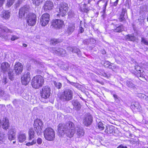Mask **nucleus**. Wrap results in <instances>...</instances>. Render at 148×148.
Segmentation results:
<instances>
[{"mask_svg":"<svg viewBox=\"0 0 148 148\" xmlns=\"http://www.w3.org/2000/svg\"><path fill=\"white\" fill-rule=\"evenodd\" d=\"M58 131L61 135L65 134L67 136L72 137L75 133L74 124L71 121L66 124H60L58 126Z\"/></svg>","mask_w":148,"mask_h":148,"instance_id":"obj_1","label":"nucleus"},{"mask_svg":"<svg viewBox=\"0 0 148 148\" xmlns=\"http://www.w3.org/2000/svg\"><path fill=\"white\" fill-rule=\"evenodd\" d=\"M44 82V79L42 76L40 75H38L32 79L31 84L33 88L37 89L42 86Z\"/></svg>","mask_w":148,"mask_h":148,"instance_id":"obj_2","label":"nucleus"},{"mask_svg":"<svg viewBox=\"0 0 148 148\" xmlns=\"http://www.w3.org/2000/svg\"><path fill=\"white\" fill-rule=\"evenodd\" d=\"M73 91L69 89H66L61 95L60 99L63 101H67L72 99Z\"/></svg>","mask_w":148,"mask_h":148,"instance_id":"obj_3","label":"nucleus"},{"mask_svg":"<svg viewBox=\"0 0 148 148\" xmlns=\"http://www.w3.org/2000/svg\"><path fill=\"white\" fill-rule=\"evenodd\" d=\"M43 134L45 139L48 140L52 141L55 138V132L51 127L46 128L44 131Z\"/></svg>","mask_w":148,"mask_h":148,"instance_id":"obj_4","label":"nucleus"},{"mask_svg":"<svg viewBox=\"0 0 148 148\" xmlns=\"http://www.w3.org/2000/svg\"><path fill=\"white\" fill-rule=\"evenodd\" d=\"M43 125V123L40 119H36L34 121V130L38 135H39L42 133V128Z\"/></svg>","mask_w":148,"mask_h":148,"instance_id":"obj_5","label":"nucleus"},{"mask_svg":"<svg viewBox=\"0 0 148 148\" xmlns=\"http://www.w3.org/2000/svg\"><path fill=\"white\" fill-rule=\"evenodd\" d=\"M26 19L27 23L29 26H33L35 25L36 23V16L34 14L29 13L27 16Z\"/></svg>","mask_w":148,"mask_h":148,"instance_id":"obj_6","label":"nucleus"},{"mask_svg":"<svg viewBox=\"0 0 148 148\" xmlns=\"http://www.w3.org/2000/svg\"><path fill=\"white\" fill-rule=\"evenodd\" d=\"M93 117L90 113H86L83 118V123L86 126L91 125L93 121Z\"/></svg>","mask_w":148,"mask_h":148,"instance_id":"obj_7","label":"nucleus"},{"mask_svg":"<svg viewBox=\"0 0 148 148\" xmlns=\"http://www.w3.org/2000/svg\"><path fill=\"white\" fill-rule=\"evenodd\" d=\"M58 12L60 15L64 16L66 14L68 10V4L65 2H62L60 4Z\"/></svg>","mask_w":148,"mask_h":148,"instance_id":"obj_8","label":"nucleus"},{"mask_svg":"<svg viewBox=\"0 0 148 148\" xmlns=\"http://www.w3.org/2000/svg\"><path fill=\"white\" fill-rule=\"evenodd\" d=\"M51 89L48 86H45L42 88V91L40 93L42 98L45 99L48 98L51 95Z\"/></svg>","mask_w":148,"mask_h":148,"instance_id":"obj_9","label":"nucleus"},{"mask_svg":"<svg viewBox=\"0 0 148 148\" xmlns=\"http://www.w3.org/2000/svg\"><path fill=\"white\" fill-rule=\"evenodd\" d=\"M51 25L56 29H60L64 25V22L61 19H56L53 20Z\"/></svg>","mask_w":148,"mask_h":148,"instance_id":"obj_10","label":"nucleus"},{"mask_svg":"<svg viewBox=\"0 0 148 148\" xmlns=\"http://www.w3.org/2000/svg\"><path fill=\"white\" fill-rule=\"evenodd\" d=\"M40 23L42 26H45L49 23L50 20V15L47 13L43 14L40 18Z\"/></svg>","mask_w":148,"mask_h":148,"instance_id":"obj_11","label":"nucleus"},{"mask_svg":"<svg viewBox=\"0 0 148 148\" xmlns=\"http://www.w3.org/2000/svg\"><path fill=\"white\" fill-rule=\"evenodd\" d=\"M51 51L55 54L62 56H64L66 53V51L63 49L57 47L52 48Z\"/></svg>","mask_w":148,"mask_h":148,"instance_id":"obj_12","label":"nucleus"},{"mask_svg":"<svg viewBox=\"0 0 148 148\" xmlns=\"http://www.w3.org/2000/svg\"><path fill=\"white\" fill-rule=\"evenodd\" d=\"M30 73L29 72H27L26 73L23 75L21 77L22 84L25 85H27L30 80Z\"/></svg>","mask_w":148,"mask_h":148,"instance_id":"obj_13","label":"nucleus"},{"mask_svg":"<svg viewBox=\"0 0 148 148\" xmlns=\"http://www.w3.org/2000/svg\"><path fill=\"white\" fill-rule=\"evenodd\" d=\"M43 8L45 11L52 10L54 8L53 2L51 1H46L44 4Z\"/></svg>","mask_w":148,"mask_h":148,"instance_id":"obj_14","label":"nucleus"},{"mask_svg":"<svg viewBox=\"0 0 148 148\" xmlns=\"http://www.w3.org/2000/svg\"><path fill=\"white\" fill-rule=\"evenodd\" d=\"M117 21L113 22L111 23V25L113 26L114 29L112 30L116 32H122L124 30L123 26V25H121L118 26L117 24Z\"/></svg>","mask_w":148,"mask_h":148,"instance_id":"obj_15","label":"nucleus"},{"mask_svg":"<svg viewBox=\"0 0 148 148\" xmlns=\"http://www.w3.org/2000/svg\"><path fill=\"white\" fill-rule=\"evenodd\" d=\"M75 131L76 135L78 138L82 137L84 135V131L83 127L80 126L75 127Z\"/></svg>","mask_w":148,"mask_h":148,"instance_id":"obj_16","label":"nucleus"},{"mask_svg":"<svg viewBox=\"0 0 148 148\" xmlns=\"http://www.w3.org/2000/svg\"><path fill=\"white\" fill-rule=\"evenodd\" d=\"M23 66L21 63L20 62L16 63L14 66V72L18 75L21 74L23 69Z\"/></svg>","mask_w":148,"mask_h":148,"instance_id":"obj_17","label":"nucleus"},{"mask_svg":"<svg viewBox=\"0 0 148 148\" xmlns=\"http://www.w3.org/2000/svg\"><path fill=\"white\" fill-rule=\"evenodd\" d=\"M10 64L7 62H2L0 65V69L1 71L5 73L10 70Z\"/></svg>","mask_w":148,"mask_h":148,"instance_id":"obj_18","label":"nucleus"},{"mask_svg":"<svg viewBox=\"0 0 148 148\" xmlns=\"http://www.w3.org/2000/svg\"><path fill=\"white\" fill-rule=\"evenodd\" d=\"M29 7L28 5H25L21 8L19 10V17L22 18L25 15V13H27L29 11Z\"/></svg>","mask_w":148,"mask_h":148,"instance_id":"obj_19","label":"nucleus"},{"mask_svg":"<svg viewBox=\"0 0 148 148\" xmlns=\"http://www.w3.org/2000/svg\"><path fill=\"white\" fill-rule=\"evenodd\" d=\"M71 102L73 106V109L74 110L78 111L80 109L81 105L78 101L76 99H73Z\"/></svg>","mask_w":148,"mask_h":148,"instance_id":"obj_20","label":"nucleus"},{"mask_svg":"<svg viewBox=\"0 0 148 148\" xmlns=\"http://www.w3.org/2000/svg\"><path fill=\"white\" fill-rule=\"evenodd\" d=\"M2 127L4 129L7 130L10 126L8 119L7 117L3 118L2 121L0 122Z\"/></svg>","mask_w":148,"mask_h":148,"instance_id":"obj_21","label":"nucleus"},{"mask_svg":"<svg viewBox=\"0 0 148 148\" xmlns=\"http://www.w3.org/2000/svg\"><path fill=\"white\" fill-rule=\"evenodd\" d=\"M127 11L125 9H123L122 12L120 15L119 20L120 22L125 21L126 18L127 17Z\"/></svg>","mask_w":148,"mask_h":148,"instance_id":"obj_22","label":"nucleus"},{"mask_svg":"<svg viewBox=\"0 0 148 148\" xmlns=\"http://www.w3.org/2000/svg\"><path fill=\"white\" fill-rule=\"evenodd\" d=\"M75 28L74 24H70L69 25L67 29L65 31V33L68 35H70L73 32Z\"/></svg>","mask_w":148,"mask_h":148,"instance_id":"obj_23","label":"nucleus"},{"mask_svg":"<svg viewBox=\"0 0 148 148\" xmlns=\"http://www.w3.org/2000/svg\"><path fill=\"white\" fill-rule=\"evenodd\" d=\"M10 13L8 11L4 10L1 14V16L5 20L8 19L10 17Z\"/></svg>","mask_w":148,"mask_h":148,"instance_id":"obj_24","label":"nucleus"},{"mask_svg":"<svg viewBox=\"0 0 148 148\" xmlns=\"http://www.w3.org/2000/svg\"><path fill=\"white\" fill-rule=\"evenodd\" d=\"M8 72V75L9 77V79L11 80H13L14 79L15 76L18 75L16 74L15 72L14 73L13 71L11 70H9L7 72Z\"/></svg>","mask_w":148,"mask_h":148,"instance_id":"obj_25","label":"nucleus"},{"mask_svg":"<svg viewBox=\"0 0 148 148\" xmlns=\"http://www.w3.org/2000/svg\"><path fill=\"white\" fill-rule=\"evenodd\" d=\"M69 50L73 53H76L78 56H81V52L79 49L75 47L69 48Z\"/></svg>","mask_w":148,"mask_h":148,"instance_id":"obj_26","label":"nucleus"},{"mask_svg":"<svg viewBox=\"0 0 148 148\" xmlns=\"http://www.w3.org/2000/svg\"><path fill=\"white\" fill-rule=\"evenodd\" d=\"M18 138L19 141L22 143L25 140L26 136L25 134L20 132L18 134Z\"/></svg>","mask_w":148,"mask_h":148,"instance_id":"obj_27","label":"nucleus"},{"mask_svg":"<svg viewBox=\"0 0 148 148\" xmlns=\"http://www.w3.org/2000/svg\"><path fill=\"white\" fill-rule=\"evenodd\" d=\"M139 73H137V72L135 73V75L141 81L145 79V77L144 76L145 74V72L144 71H142L141 72H138Z\"/></svg>","mask_w":148,"mask_h":148,"instance_id":"obj_28","label":"nucleus"},{"mask_svg":"<svg viewBox=\"0 0 148 148\" xmlns=\"http://www.w3.org/2000/svg\"><path fill=\"white\" fill-rule=\"evenodd\" d=\"M7 137L5 133H0V144L4 143V142L7 140Z\"/></svg>","mask_w":148,"mask_h":148,"instance_id":"obj_29","label":"nucleus"},{"mask_svg":"<svg viewBox=\"0 0 148 148\" xmlns=\"http://www.w3.org/2000/svg\"><path fill=\"white\" fill-rule=\"evenodd\" d=\"M80 11L83 13H88L89 10V9L87 6L86 4H85L83 7H80L79 8Z\"/></svg>","mask_w":148,"mask_h":148,"instance_id":"obj_30","label":"nucleus"},{"mask_svg":"<svg viewBox=\"0 0 148 148\" xmlns=\"http://www.w3.org/2000/svg\"><path fill=\"white\" fill-rule=\"evenodd\" d=\"M114 127L112 126L106 127L105 132L108 134L112 133L114 131Z\"/></svg>","mask_w":148,"mask_h":148,"instance_id":"obj_31","label":"nucleus"},{"mask_svg":"<svg viewBox=\"0 0 148 148\" xmlns=\"http://www.w3.org/2000/svg\"><path fill=\"white\" fill-rule=\"evenodd\" d=\"M125 38L128 40L133 41H134L136 39V37L133 34L127 35L125 36Z\"/></svg>","mask_w":148,"mask_h":148,"instance_id":"obj_32","label":"nucleus"},{"mask_svg":"<svg viewBox=\"0 0 148 148\" xmlns=\"http://www.w3.org/2000/svg\"><path fill=\"white\" fill-rule=\"evenodd\" d=\"M35 133L34 131L32 128L30 129L28 132V134L29 135V139L31 140L34 137Z\"/></svg>","mask_w":148,"mask_h":148,"instance_id":"obj_33","label":"nucleus"},{"mask_svg":"<svg viewBox=\"0 0 148 148\" xmlns=\"http://www.w3.org/2000/svg\"><path fill=\"white\" fill-rule=\"evenodd\" d=\"M62 42V40L60 39H53L50 41V44L55 45L58 43Z\"/></svg>","mask_w":148,"mask_h":148,"instance_id":"obj_34","label":"nucleus"},{"mask_svg":"<svg viewBox=\"0 0 148 148\" xmlns=\"http://www.w3.org/2000/svg\"><path fill=\"white\" fill-rule=\"evenodd\" d=\"M105 126V125L103 124L102 122H99L97 124V126H96V127L99 130H102L104 129Z\"/></svg>","mask_w":148,"mask_h":148,"instance_id":"obj_35","label":"nucleus"},{"mask_svg":"<svg viewBox=\"0 0 148 148\" xmlns=\"http://www.w3.org/2000/svg\"><path fill=\"white\" fill-rule=\"evenodd\" d=\"M0 28L4 32L6 33H12L13 32V31L12 30L8 29L6 27L1 25Z\"/></svg>","mask_w":148,"mask_h":148,"instance_id":"obj_36","label":"nucleus"},{"mask_svg":"<svg viewBox=\"0 0 148 148\" xmlns=\"http://www.w3.org/2000/svg\"><path fill=\"white\" fill-rule=\"evenodd\" d=\"M100 1H102V4L103 5V11L105 12L106 11V7L107 5L108 0H101Z\"/></svg>","mask_w":148,"mask_h":148,"instance_id":"obj_37","label":"nucleus"},{"mask_svg":"<svg viewBox=\"0 0 148 148\" xmlns=\"http://www.w3.org/2000/svg\"><path fill=\"white\" fill-rule=\"evenodd\" d=\"M126 83V85L129 88H135V85L130 81H127Z\"/></svg>","mask_w":148,"mask_h":148,"instance_id":"obj_38","label":"nucleus"},{"mask_svg":"<svg viewBox=\"0 0 148 148\" xmlns=\"http://www.w3.org/2000/svg\"><path fill=\"white\" fill-rule=\"evenodd\" d=\"M135 108L138 110H140L141 108V106L139 105V103L138 102H135L133 104Z\"/></svg>","mask_w":148,"mask_h":148,"instance_id":"obj_39","label":"nucleus"},{"mask_svg":"<svg viewBox=\"0 0 148 148\" xmlns=\"http://www.w3.org/2000/svg\"><path fill=\"white\" fill-rule=\"evenodd\" d=\"M135 69L136 70V71H135L134 73L135 75V73L137 72V73H139L138 72H141L142 71H143V69L141 68L140 66H135Z\"/></svg>","mask_w":148,"mask_h":148,"instance_id":"obj_40","label":"nucleus"},{"mask_svg":"<svg viewBox=\"0 0 148 148\" xmlns=\"http://www.w3.org/2000/svg\"><path fill=\"white\" fill-rule=\"evenodd\" d=\"M53 83L55 86L57 88L59 89L61 88L62 85L61 83L60 82L54 81L53 82Z\"/></svg>","mask_w":148,"mask_h":148,"instance_id":"obj_41","label":"nucleus"},{"mask_svg":"<svg viewBox=\"0 0 148 148\" xmlns=\"http://www.w3.org/2000/svg\"><path fill=\"white\" fill-rule=\"evenodd\" d=\"M34 4L36 5H38L41 3L43 2V0H32Z\"/></svg>","mask_w":148,"mask_h":148,"instance_id":"obj_42","label":"nucleus"},{"mask_svg":"<svg viewBox=\"0 0 148 148\" xmlns=\"http://www.w3.org/2000/svg\"><path fill=\"white\" fill-rule=\"evenodd\" d=\"M16 131L14 129H11L8 132V134L10 135H16Z\"/></svg>","mask_w":148,"mask_h":148,"instance_id":"obj_43","label":"nucleus"},{"mask_svg":"<svg viewBox=\"0 0 148 148\" xmlns=\"http://www.w3.org/2000/svg\"><path fill=\"white\" fill-rule=\"evenodd\" d=\"M15 0H8L7 5L9 7L13 5Z\"/></svg>","mask_w":148,"mask_h":148,"instance_id":"obj_44","label":"nucleus"},{"mask_svg":"<svg viewBox=\"0 0 148 148\" xmlns=\"http://www.w3.org/2000/svg\"><path fill=\"white\" fill-rule=\"evenodd\" d=\"M36 140H33L32 142H29L26 143V145L27 146L32 145L36 143Z\"/></svg>","mask_w":148,"mask_h":148,"instance_id":"obj_45","label":"nucleus"},{"mask_svg":"<svg viewBox=\"0 0 148 148\" xmlns=\"http://www.w3.org/2000/svg\"><path fill=\"white\" fill-rule=\"evenodd\" d=\"M3 97L5 100H8L10 98V95L7 92H5Z\"/></svg>","mask_w":148,"mask_h":148,"instance_id":"obj_46","label":"nucleus"},{"mask_svg":"<svg viewBox=\"0 0 148 148\" xmlns=\"http://www.w3.org/2000/svg\"><path fill=\"white\" fill-rule=\"evenodd\" d=\"M8 135V139L10 140H14L16 138L15 134L14 135Z\"/></svg>","mask_w":148,"mask_h":148,"instance_id":"obj_47","label":"nucleus"},{"mask_svg":"<svg viewBox=\"0 0 148 148\" xmlns=\"http://www.w3.org/2000/svg\"><path fill=\"white\" fill-rule=\"evenodd\" d=\"M19 37H18L15 35H12L11 36L10 39L12 41H13L15 40L19 39Z\"/></svg>","mask_w":148,"mask_h":148,"instance_id":"obj_48","label":"nucleus"},{"mask_svg":"<svg viewBox=\"0 0 148 148\" xmlns=\"http://www.w3.org/2000/svg\"><path fill=\"white\" fill-rule=\"evenodd\" d=\"M20 100L15 99L12 101V103L15 106H17L19 103Z\"/></svg>","mask_w":148,"mask_h":148,"instance_id":"obj_49","label":"nucleus"},{"mask_svg":"<svg viewBox=\"0 0 148 148\" xmlns=\"http://www.w3.org/2000/svg\"><path fill=\"white\" fill-rule=\"evenodd\" d=\"M113 96L114 98L115 101L117 103H119L120 102L119 98L118 96L115 94H114Z\"/></svg>","mask_w":148,"mask_h":148,"instance_id":"obj_50","label":"nucleus"},{"mask_svg":"<svg viewBox=\"0 0 148 148\" xmlns=\"http://www.w3.org/2000/svg\"><path fill=\"white\" fill-rule=\"evenodd\" d=\"M141 42L144 44L148 45V41L145 38H142Z\"/></svg>","mask_w":148,"mask_h":148,"instance_id":"obj_51","label":"nucleus"},{"mask_svg":"<svg viewBox=\"0 0 148 148\" xmlns=\"http://www.w3.org/2000/svg\"><path fill=\"white\" fill-rule=\"evenodd\" d=\"M119 69V67L116 66L115 65H113L112 66V70L114 72H116Z\"/></svg>","mask_w":148,"mask_h":148,"instance_id":"obj_52","label":"nucleus"},{"mask_svg":"<svg viewBox=\"0 0 148 148\" xmlns=\"http://www.w3.org/2000/svg\"><path fill=\"white\" fill-rule=\"evenodd\" d=\"M8 82V80L6 77H3L2 80V83L3 85L5 84Z\"/></svg>","mask_w":148,"mask_h":148,"instance_id":"obj_53","label":"nucleus"},{"mask_svg":"<svg viewBox=\"0 0 148 148\" xmlns=\"http://www.w3.org/2000/svg\"><path fill=\"white\" fill-rule=\"evenodd\" d=\"M110 64H111L109 61H105L103 64L104 66L106 68H108V65H109Z\"/></svg>","mask_w":148,"mask_h":148,"instance_id":"obj_54","label":"nucleus"},{"mask_svg":"<svg viewBox=\"0 0 148 148\" xmlns=\"http://www.w3.org/2000/svg\"><path fill=\"white\" fill-rule=\"evenodd\" d=\"M22 3L21 0H18L16 4V8H18Z\"/></svg>","mask_w":148,"mask_h":148,"instance_id":"obj_55","label":"nucleus"},{"mask_svg":"<svg viewBox=\"0 0 148 148\" xmlns=\"http://www.w3.org/2000/svg\"><path fill=\"white\" fill-rule=\"evenodd\" d=\"M83 43L85 45H88L89 43V39H85L83 40Z\"/></svg>","mask_w":148,"mask_h":148,"instance_id":"obj_56","label":"nucleus"},{"mask_svg":"<svg viewBox=\"0 0 148 148\" xmlns=\"http://www.w3.org/2000/svg\"><path fill=\"white\" fill-rule=\"evenodd\" d=\"M145 95L144 94L140 93L138 94V96L141 99H144Z\"/></svg>","mask_w":148,"mask_h":148,"instance_id":"obj_57","label":"nucleus"},{"mask_svg":"<svg viewBox=\"0 0 148 148\" xmlns=\"http://www.w3.org/2000/svg\"><path fill=\"white\" fill-rule=\"evenodd\" d=\"M5 92L3 90L0 89V96L3 97Z\"/></svg>","mask_w":148,"mask_h":148,"instance_id":"obj_58","label":"nucleus"},{"mask_svg":"<svg viewBox=\"0 0 148 148\" xmlns=\"http://www.w3.org/2000/svg\"><path fill=\"white\" fill-rule=\"evenodd\" d=\"M37 143L39 145H40L42 143V140L40 138H38L37 140Z\"/></svg>","mask_w":148,"mask_h":148,"instance_id":"obj_59","label":"nucleus"},{"mask_svg":"<svg viewBox=\"0 0 148 148\" xmlns=\"http://www.w3.org/2000/svg\"><path fill=\"white\" fill-rule=\"evenodd\" d=\"M89 40L90 43H91L94 44L96 42V40L93 38H90Z\"/></svg>","mask_w":148,"mask_h":148,"instance_id":"obj_60","label":"nucleus"},{"mask_svg":"<svg viewBox=\"0 0 148 148\" xmlns=\"http://www.w3.org/2000/svg\"><path fill=\"white\" fill-rule=\"evenodd\" d=\"M61 67L62 69L65 71L68 69V66L66 65H64L63 66H62Z\"/></svg>","mask_w":148,"mask_h":148,"instance_id":"obj_61","label":"nucleus"},{"mask_svg":"<svg viewBox=\"0 0 148 148\" xmlns=\"http://www.w3.org/2000/svg\"><path fill=\"white\" fill-rule=\"evenodd\" d=\"M79 30L81 33H83L84 31V29L83 28H82V26H81V25L79 27Z\"/></svg>","mask_w":148,"mask_h":148,"instance_id":"obj_62","label":"nucleus"},{"mask_svg":"<svg viewBox=\"0 0 148 148\" xmlns=\"http://www.w3.org/2000/svg\"><path fill=\"white\" fill-rule=\"evenodd\" d=\"M5 0H0V7H1L3 5Z\"/></svg>","mask_w":148,"mask_h":148,"instance_id":"obj_63","label":"nucleus"},{"mask_svg":"<svg viewBox=\"0 0 148 148\" xmlns=\"http://www.w3.org/2000/svg\"><path fill=\"white\" fill-rule=\"evenodd\" d=\"M117 148H127V147L124 146L122 145H121L119 146Z\"/></svg>","mask_w":148,"mask_h":148,"instance_id":"obj_64","label":"nucleus"}]
</instances>
